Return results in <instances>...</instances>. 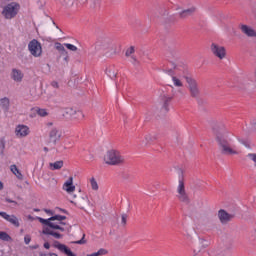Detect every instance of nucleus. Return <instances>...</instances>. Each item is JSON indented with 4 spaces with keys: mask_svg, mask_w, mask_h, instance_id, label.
I'll return each instance as SVG.
<instances>
[{
    "mask_svg": "<svg viewBox=\"0 0 256 256\" xmlns=\"http://www.w3.org/2000/svg\"><path fill=\"white\" fill-rule=\"evenodd\" d=\"M212 133L221 155L225 157H233L241 155V151L231 142V132L227 129V125L223 122H214Z\"/></svg>",
    "mask_w": 256,
    "mask_h": 256,
    "instance_id": "nucleus-1",
    "label": "nucleus"
},
{
    "mask_svg": "<svg viewBox=\"0 0 256 256\" xmlns=\"http://www.w3.org/2000/svg\"><path fill=\"white\" fill-rule=\"evenodd\" d=\"M61 225H66L65 222H60L57 220H50V226L45 227L42 231L43 235H51L54 239H62L63 235L57 231H65V228Z\"/></svg>",
    "mask_w": 256,
    "mask_h": 256,
    "instance_id": "nucleus-2",
    "label": "nucleus"
},
{
    "mask_svg": "<svg viewBox=\"0 0 256 256\" xmlns=\"http://www.w3.org/2000/svg\"><path fill=\"white\" fill-rule=\"evenodd\" d=\"M103 159L106 165H123L125 163V158H123L121 152L115 149L108 150Z\"/></svg>",
    "mask_w": 256,
    "mask_h": 256,
    "instance_id": "nucleus-3",
    "label": "nucleus"
},
{
    "mask_svg": "<svg viewBox=\"0 0 256 256\" xmlns=\"http://www.w3.org/2000/svg\"><path fill=\"white\" fill-rule=\"evenodd\" d=\"M176 197L178 201L184 203V205H189V203H191V198L189 197V193H187V189H185V182H183V180H179L176 189Z\"/></svg>",
    "mask_w": 256,
    "mask_h": 256,
    "instance_id": "nucleus-4",
    "label": "nucleus"
},
{
    "mask_svg": "<svg viewBox=\"0 0 256 256\" xmlns=\"http://www.w3.org/2000/svg\"><path fill=\"white\" fill-rule=\"evenodd\" d=\"M184 79L188 85V91L190 93V96L193 99H199L201 91L199 90V83H197V80L190 76H185Z\"/></svg>",
    "mask_w": 256,
    "mask_h": 256,
    "instance_id": "nucleus-5",
    "label": "nucleus"
},
{
    "mask_svg": "<svg viewBox=\"0 0 256 256\" xmlns=\"http://www.w3.org/2000/svg\"><path fill=\"white\" fill-rule=\"evenodd\" d=\"M19 9L20 6L17 2H11L3 8L2 15L7 20L15 19L17 13H19Z\"/></svg>",
    "mask_w": 256,
    "mask_h": 256,
    "instance_id": "nucleus-6",
    "label": "nucleus"
},
{
    "mask_svg": "<svg viewBox=\"0 0 256 256\" xmlns=\"http://www.w3.org/2000/svg\"><path fill=\"white\" fill-rule=\"evenodd\" d=\"M63 137V132L60 130L59 127L52 128L48 134V143L52 145H57L61 138Z\"/></svg>",
    "mask_w": 256,
    "mask_h": 256,
    "instance_id": "nucleus-7",
    "label": "nucleus"
},
{
    "mask_svg": "<svg viewBox=\"0 0 256 256\" xmlns=\"http://www.w3.org/2000/svg\"><path fill=\"white\" fill-rule=\"evenodd\" d=\"M28 49L33 57H41L43 53V48L41 47V43L36 39H33L28 44Z\"/></svg>",
    "mask_w": 256,
    "mask_h": 256,
    "instance_id": "nucleus-8",
    "label": "nucleus"
},
{
    "mask_svg": "<svg viewBox=\"0 0 256 256\" xmlns=\"http://www.w3.org/2000/svg\"><path fill=\"white\" fill-rule=\"evenodd\" d=\"M210 50L214 57H217L218 59H225V57H227V50L219 44L212 43Z\"/></svg>",
    "mask_w": 256,
    "mask_h": 256,
    "instance_id": "nucleus-9",
    "label": "nucleus"
},
{
    "mask_svg": "<svg viewBox=\"0 0 256 256\" xmlns=\"http://www.w3.org/2000/svg\"><path fill=\"white\" fill-rule=\"evenodd\" d=\"M96 49H98V51H105L106 53H109L115 49V46L113 43L103 40L96 43Z\"/></svg>",
    "mask_w": 256,
    "mask_h": 256,
    "instance_id": "nucleus-10",
    "label": "nucleus"
},
{
    "mask_svg": "<svg viewBox=\"0 0 256 256\" xmlns=\"http://www.w3.org/2000/svg\"><path fill=\"white\" fill-rule=\"evenodd\" d=\"M29 133H31V130L29 129V126H27V125L20 124V125L16 126V128H15V135L19 139H21L23 137H27V135H29Z\"/></svg>",
    "mask_w": 256,
    "mask_h": 256,
    "instance_id": "nucleus-11",
    "label": "nucleus"
},
{
    "mask_svg": "<svg viewBox=\"0 0 256 256\" xmlns=\"http://www.w3.org/2000/svg\"><path fill=\"white\" fill-rule=\"evenodd\" d=\"M53 247H55V249H58V251L64 253L67 256H77V254L73 253V251H71V249H69L67 245L61 244L59 241H55L53 243Z\"/></svg>",
    "mask_w": 256,
    "mask_h": 256,
    "instance_id": "nucleus-12",
    "label": "nucleus"
},
{
    "mask_svg": "<svg viewBox=\"0 0 256 256\" xmlns=\"http://www.w3.org/2000/svg\"><path fill=\"white\" fill-rule=\"evenodd\" d=\"M235 217L233 214H229L227 211L221 209L218 211V219L222 225H227Z\"/></svg>",
    "mask_w": 256,
    "mask_h": 256,
    "instance_id": "nucleus-13",
    "label": "nucleus"
},
{
    "mask_svg": "<svg viewBox=\"0 0 256 256\" xmlns=\"http://www.w3.org/2000/svg\"><path fill=\"white\" fill-rule=\"evenodd\" d=\"M66 115H70L75 121H80V119H85V114L81 110H75L73 108H66Z\"/></svg>",
    "mask_w": 256,
    "mask_h": 256,
    "instance_id": "nucleus-14",
    "label": "nucleus"
},
{
    "mask_svg": "<svg viewBox=\"0 0 256 256\" xmlns=\"http://www.w3.org/2000/svg\"><path fill=\"white\" fill-rule=\"evenodd\" d=\"M239 29L246 37H256V31L251 26L240 24Z\"/></svg>",
    "mask_w": 256,
    "mask_h": 256,
    "instance_id": "nucleus-15",
    "label": "nucleus"
},
{
    "mask_svg": "<svg viewBox=\"0 0 256 256\" xmlns=\"http://www.w3.org/2000/svg\"><path fill=\"white\" fill-rule=\"evenodd\" d=\"M161 101H162V109L166 111V113L169 111V103L173 101V96L168 95L167 93L163 92L161 94Z\"/></svg>",
    "mask_w": 256,
    "mask_h": 256,
    "instance_id": "nucleus-16",
    "label": "nucleus"
},
{
    "mask_svg": "<svg viewBox=\"0 0 256 256\" xmlns=\"http://www.w3.org/2000/svg\"><path fill=\"white\" fill-rule=\"evenodd\" d=\"M71 203H74V205L80 209H85L89 203V198L87 196L79 197L76 201L71 200Z\"/></svg>",
    "mask_w": 256,
    "mask_h": 256,
    "instance_id": "nucleus-17",
    "label": "nucleus"
},
{
    "mask_svg": "<svg viewBox=\"0 0 256 256\" xmlns=\"http://www.w3.org/2000/svg\"><path fill=\"white\" fill-rule=\"evenodd\" d=\"M11 78L13 81H16V83H21V81H23V72L16 68L12 69Z\"/></svg>",
    "mask_w": 256,
    "mask_h": 256,
    "instance_id": "nucleus-18",
    "label": "nucleus"
},
{
    "mask_svg": "<svg viewBox=\"0 0 256 256\" xmlns=\"http://www.w3.org/2000/svg\"><path fill=\"white\" fill-rule=\"evenodd\" d=\"M63 190L66 193H74L75 192V185H73V177H69V179L64 183Z\"/></svg>",
    "mask_w": 256,
    "mask_h": 256,
    "instance_id": "nucleus-19",
    "label": "nucleus"
},
{
    "mask_svg": "<svg viewBox=\"0 0 256 256\" xmlns=\"http://www.w3.org/2000/svg\"><path fill=\"white\" fill-rule=\"evenodd\" d=\"M157 138L155 136H153V134H145L144 137L141 140V144L144 147H149V145H151V143H153V141H155Z\"/></svg>",
    "mask_w": 256,
    "mask_h": 256,
    "instance_id": "nucleus-20",
    "label": "nucleus"
},
{
    "mask_svg": "<svg viewBox=\"0 0 256 256\" xmlns=\"http://www.w3.org/2000/svg\"><path fill=\"white\" fill-rule=\"evenodd\" d=\"M0 107L5 112L9 111V107H11V101L9 100L8 97H4L0 99Z\"/></svg>",
    "mask_w": 256,
    "mask_h": 256,
    "instance_id": "nucleus-21",
    "label": "nucleus"
},
{
    "mask_svg": "<svg viewBox=\"0 0 256 256\" xmlns=\"http://www.w3.org/2000/svg\"><path fill=\"white\" fill-rule=\"evenodd\" d=\"M196 9L195 8H189L186 10H183L182 12L179 13L180 19H187V17H191L193 13H195Z\"/></svg>",
    "mask_w": 256,
    "mask_h": 256,
    "instance_id": "nucleus-22",
    "label": "nucleus"
},
{
    "mask_svg": "<svg viewBox=\"0 0 256 256\" xmlns=\"http://www.w3.org/2000/svg\"><path fill=\"white\" fill-rule=\"evenodd\" d=\"M63 165V160H59L49 164L51 171H59V169H63Z\"/></svg>",
    "mask_w": 256,
    "mask_h": 256,
    "instance_id": "nucleus-23",
    "label": "nucleus"
},
{
    "mask_svg": "<svg viewBox=\"0 0 256 256\" xmlns=\"http://www.w3.org/2000/svg\"><path fill=\"white\" fill-rule=\"evenodd\" d=\"M10 169L14 175H16L17 179L23 180V174H21V171H19V168H17V165H11Z\"/></svg>",
    "mask_w": 256,
    "mask_h": 256,
    "instance_id": "nucleus-24",
    "label": "nucleus"
},
{
    "mask_svg": "<svg viewBox=\"0 0 256 256\" xmlns=\"http://www.w3.org/2000/svg\"><path fill=\"white\" fill-rule=\"evenodd\" d=\"M103 255H109V251L105 248H100L97 252H94L92 254H87L86 256H103Z\"/></svg>",
    "mask_w": 256,
    "mask_h": 256,
    "instance_id": "nucleus-25",
    "label": "nucleus"
},
{
    "mask_svg": "<svg viewBox=\"0 0 256 256\" xmlns=\"http://www.w3.org/2000/svg\"><path fill=\"white\" fill-rule=\"evenodd\" d=\"M197 245L198 247H201V249H207V247H209V242L203 238H200Z\"/></svg>",
    "mask_w": 256,
    "mask_h": 256,
    "instance_id": "nucleus-26",
    "label": "nucleus"
},
{
    "mask_svg": "<svg viewBox=\"0 0 256 256\" xmlns=\"http://www.w3.org/2000/svg\"><path fill=\"white\" fill-rule=\"evenodd\" d=\"M90 185L93 191H99V184L97 183V180L95 179V177H92L90 179Z\"/></svg>",
    "mask_w": 256,
    "mask_h": 256,
    "instance_id": "nucleus-27",
    "label": "nucleus"
},
{
    "mask_svg": "<svg viewBox=\"0 0 256 256\" xmlns=\"http://www.w3.org/2000/svg\"><path fill=\"white\" fill-rule=\"evenodd\" d=\"M38 221H39L40 223H42V225H46L47 227H49L51 221H54V218H53V216L50 217V218H48V219H43V218H41V217H38Z\"/></svg>",
    "mask_w": 256,
    "mask_h": 256,
    "instance_id": "nucleus-28",
    "label": "nucleus"
},
{
    "mask_svg": "<svg viewBox=\"0 0 256 256\" xmlns=\"http://www.w3.org/2000/svg\"><path fill=\"white\" fill-rule=\"evenodd\" d=\"M172 82L174 87H183V82L177 76H172Z\"/></svg>",
    "mask_w": 256,
    "mask_h": 256,
    "instance_id": "nucleus-29",
    "label": "nucleus"
},
{
    "mask_svg": "<svg viewBox=\"0 0 256 256\" xmlns=\"http://www.w3.org/2000/svg\"><path fill=\"white\" fill-rule=\"evenodd\" d=\"M0 239L1 241H12L11 236L7 234V232L0 231Z\"/></svg>",
    "mask_w": 256,
    "mask_h": 256,
    "instance_id": "nucleus-30",
    "label": "nucleus"
},
{
    "mask_svg": "<svg viewBox=\"0 0 256 256\" xmlns=\"http://www.w3.org/2000/svg\"><path fill=\"white\" fill-rule=\"evenodd\" d=\"M55 49L57 51H59L60 53H67V50H65V46H63V44L59 43V42H56L55 43Z\"/></svg>",
    "mask_w": 256,
    "mask_h": 256,
    "instance_id": "nucleus-31",
    "label": "nucleus"
},
{
    "mask_svg": "<svg viewBox=\"0 0 256 256\" xmlns=\"http://www.w3.org/2000/svg\"><path fill=\"white\" fill-rule=\"evenodd\" d=\"M133 53H135V46H130L125 52V57H132Z\"/></svg>",
    "mask_w": 256,
    "mask_h": 256,
    "instance_id": "nucleus-32",
    "label": "nucleus"
},
{
    "mask_svg": "<svg viewBox=\"0 0 256 256\" xmlns=\"http://www.w3.org/2000/svg\"><path fill=\"white\" fill-rule=\"evenodd\" d=\"M9 223L14 225V227H19V219H17V216L15 215H11Z\"/></svg>",
    "mask_w": 256,
    "mask_h": 256,
    "instance_id": "nucleus-33",
    "label": "nucleus"
},
{
    "mask_svg": "<svg viewBox=\"0 0 256 256\" xmlns=\"http://www.w3.org/2000/svg\"><path fill=\"white\" fill-rule=\"evenodd\" d=\"M211 256H227V254L225 253V251L215 249L212 251Z\"/></svg>",
    "mask_w": 256,
    "mask_h": 256,
    "instance_id": "nucleus-34",
    "label": "nucleus"
},
{
    "mask_svg": "<svg viewBox=\"0 0 256 256\" xmlns=\"http://www.w3.org/2000/svg\"><path fill=\"white\" fill-rule=\"evenodd\" d=\"M54 221H59L60 223H63V221H65V219H67V216H62V215H55L52 216Z\"/></svg>",
    "mask_w": 256,
    "mask_h": 256,
    "instance_id": "nucleus-35",
    "label": "nucleus"
},
{
    "mask_svg": "<svg viewBox=\"0 0 256 256\" xmlns=\"http://www.w3.org/2000/svg\"><path fill=\"white\" fill-rule=\"evenodd\" d=\"M248 159L254 163V167L256 168V153L247 154Z\"/></svg>",
    "mask_w": 256,
    "mask_h": 256,
    "instance_id": "nucleus-36",
    "label": "nucleus"
},
{
    "mask_svg": "<svg viewBox=\"0 0 256 256\" xmlns=\"http://www.w3.org/2000/svg\"><path fill=\"white\" fill-rule=\"evenodd\" d=\"M37 113L40 117H47V115H49V113H47L46 109H38Z\"/></svg>",
    "mask_w": 256,
    "mask_h": 256,
    "instance_id": "nucleus-37",
    "label": "nucleus"
},
{
    "mask_svg": "<svg viewBox=\"0 0 256 256\" xmlns=\"http://www.w3.org/2000/svg\"><path fill=\"white\" fill-rule=\"evenodd\" d=\"M108 75L110 79H117V71L115 70H108Z\"/></svg>",
    "mask_w": 256,
    "mask_h": 256,
    "instance_id": "nucleus-38",
    "label": "nucleus"
},
{
    "mask_svg": "<svg viewBox=\"0 0 256 256\" xmlns=\"http://www.w3.org/2000/svg\"><path fill=\"white\" fill-rule=\"evenodd\" d=\"M0 217H3L6 221H11V215L7 214L6 212H0Z\"/></svg>",
    "mask_w": 256,
    "mask_h": 256,
    "instance_id": "nucleus-39",
    "label": "nucleus"
},
{
    "mask_svg": "<svg viewBox=\"0 0 256 256\" xmlns=\"http://www.w3.org/2000/svg\"><path fill=\"white\" fill-rule=\"evenodd\" d=\"M64 45L67 49H69V51H77V46L73 44H64Z\"/></svg>",
    "mask_w": 256,
    "mask_h": 256,
    "instance_id": "nucleus-40",
    "label": "nucleus"
},
{
    "mask_svg": "<svg viewBox=\"0 0 256 256\" xmlns=\"http://www.w3.org/2000/svg\"><path fill=\"white\" fill-rule=\"evenodd\" d=\"M76 245H85L87 243V240H85V234H83L82 239L75 242Z\"/></svg>",
    "mask_w": 256,
    "mask_h": 256,
    "instance_id": "nucleus-41",
    "label": "nucleus"
},
{
    "mask_svg": "<svg viewBox=\"0 0 256 256\" xmlns=\"http://www.w3.org/2000/svg\"><path fill=\"white\" fill-rule=\"evenodd\" d=\"M121 225L125 227L127 225V214L122 215Z\"/></svg>",
    "mask_w": 256,
    "mask_h": 256,
    "instance_id": "nucleus-42",
    "label": "nucleus"
},
{
    "mask_svg": "<svg viewBox=\"0 0 256 256\" xmlns=\"http://www.w3.org/2000/svg\"><path fill=\"white\" fill-rule=\"evenodd\" d=\"M6 203H12L15 207L19 205V203L15 200H11L10 198H5Z\"/></svg>",
    "mask_w": 256,
    "mask_h": 256,
    "instance_id": "nucleus-43",
    "label": "nucleus"
},
{
    "mask_svg": "<svg viewBox=\"0 0 256 256\" xmlns=\"http://www.w3.org/2000/svg\"><path fill=\"white\" fill-rule=\"evenodd\" d=\"M24 243H26V245H29V243H31V236L26 235V236L24 237Z\"/></svg>",
    "mask_w": 256,
    "mask_h": 256,
    "instance_id": "nucleus-44",
    "label": "nucleus"
},
{
    "mask_svg": "<svg viewBox=\"0 0 256 256\" xmlns=\"http://www.w3.org/2000/svg\"><path fill=\"white\" fill-rule=\"evenodd\" d=\"M51 86L54 88V89H59V83L57 81H52L51 82Z\"/></svg>",
    "mask_w": 256,
    "mask_h": 256,
    "instance_id": "nucleus-45",
    "label": "nucleus"
},
{
    "mask_svg": "<svg viewBox=\"0 0 256 256\" xmlns=\"http://www.w3.org/2000/svg\"><path fill=\"white\" fill-rule=\"evenodd\" d=\"M251 127H252V130L254 131V133H256V120H253L251 122Z\"/></svg>",
    "mask_w": 256,
    "mask_h": 256,
    "instance_id": "nucleus-46",
    "label": "nucleus"
},
{
    "mask_svg": "<svg viewBox=\"0 0 256 256\" xmlns=\"http://www.w3.org/2000/svg\"><path fill=\"white\" fill-rule=\"evenodd\" d=\"M51 245L49 244V242L44 243V248L45 249H50Z\"/></svg>",
    "mask_w": 256,
    "mask_h": 256,
    "instance_id": "nucleus-47",
    "label": "nucleus"
},
{
    "mask_svg": "<svg viewBox=\"0 0 256 256\" xmlns=\"http://www.w3.org/2000/svg\"><path fill=\"white\" fill-rule=\"evenodd\" d=\"M41 256H59V255H57L55 253H48V254H44V255H41Z\"/></svg>",
    "mask_w": 256,
    "mask_h": 256,
    "instance_id": "nucleus-48",
    "label": "nucleus"
},
{
    "mask_svg": "<svg viewBox=\"0 0 256 256\" xmlns=\"http://www.w3.org/2000/svg\"><path fill=\"white\" fill-rule=\"evenodd\" d=\"M46 213H49L50 215H53V212L51 210H45Z\"/></svg>",
    "mask_w": 256,
    "mask_h": 256,
    "instance_id": "nucleus-49",
    "label": "nucleus"
},
{
    "mask_svg": "<svg viewBox=\"0 0 256 256\" xmlns=\"http://www.w3.org/2000/svg\"><path fill=\"white\" fill-rule=\"evenodd\" d=\"M238 141H239L240 143H245V141H244L243 139H241V138H238Z\"/></svg>",
    "mask_w": 256,
    "mask_h": 256,
    "instance_id": "nucleus-50",
    "label": "nucleus"
},
{
    "mask_svg": "<svg viewBox=\"0 0 256 256\" xmlns=\"http://www.w3.org/2000/svg\"><path fill=\"white\" fill-rule=\"evenodd\" d=\"M132 60L137 61V58L135 56H130Z\"/></svg>",
    "mask_w": 256,
    "mask_h": 256,
    "instance_id": "nucleus-51",
    "label": "nucleus"
},
{
    "mask_svg": "<svg viewBox=\"0 0 256 256\" xmlns=\"http://www.w3.org/2000/svg\"><path fill=\"white\" fill-rule=\"evenodd\" d=\"M3 189V183L0 182V190Z\"/></svg>",
    "mask_w": 256,
    "mask_h": 256,
    "instance_id": "nucleus-52",
    "label": "nucleus"
},
{
    "mask_svg": "<svg viewBox=\"0 0 256 256\" xmlns=\"http://www.w3.org/2000/svg\"><path fill=\"white\" fill-rule=\"evenodd\" d=\"M64 60H65V61H69V57L66 56V57L64 58Z\"/></svg>",
    "mask_w": 256,
    "mask_h": 256,
    "instance_id": "nucleus-53",
    "label": "nucleus"
},
{
    "mask_svg": "<svg viewBox=\"0 0 256 256\" xmlns=\"http://www.w3.org/2000/svg\"><path fill=\"white\" fill-rule=\"evenodd\" d=\"M44 151H46V152H47V151H49V148H47V147H44Z\"/></svg>",
    "mask_w": 256,
    "mask_h": 256,
    "instance_id": "nucleus-54",
    "label": "nucleus"
},
{
    "mask_svg": "<svg viewBox=\"0 0 256 256\" xmlns=\"http://www.w3.org/2000/svg\"><path fill=\"white\" fill-rule=\"evenodd\" d=\"M18 199H21V197H18Z\"/></svg>",
    "mask_w": 256,
    "mask_h": 256,
    "instance_id": "nucleus-55",
    "label": "nucleus"
}]
</instances>
